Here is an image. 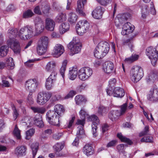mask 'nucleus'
<instances>
[{"label":"nucleus","instance_id":"1","mask_svg":"<svg viewBox=\"0 0 158 158\" xmlns=\"http://www.w3.org/2000/svg\"><path fill=\"white\" fill-rule=\"evenodd\" d=\"M65 109L63 106L60 104H56L54 107V110H49L46 114V118L50 124L59 126L60 117L64 113Z\"/></svg>","mask_w":158,"mask_h":158},{"label":"nucleus","instance_id":"2","mask_svg":"<svg viewBox=\"0 0 158 158\" xmlns=\"http://www.w3.org/2000/svg\"><path fill=\"white\" fill-rule=\"evenodd\" d=\"M110 49V45L106 41L99 42L94 51L95 57L98 59H101L108 53Z\"/></svg>","mask_w":158,"mask_h":158},{"label":"nucleus","instance_id":"3","mask_svg":"<svg viewBox=\"0 0 158 158\" xmlns=\"http://www.w3.org/2000/svg\"><path fill=\"white\" fill-rule=\"evenodd\" d=\"M67 47L70 50V56L79 53L81 51V45L78 38L74 37L72 40L68 45Z\"/></svg>","mask_w":158,"mask_h":158},{"label":"nucleus","instance_id":"4","mask_svg":"<svg viewBox=\"0 0 158 158\" xmlns=\"http://www.w3.org/2000/svg\"><path fill=\"white\" fill-rule=\"evenodd\" d=\"M32 26L27 25L20 29L18 33V36L23 40H25L31 38L34 35Z\"/></svg>","mask_w":158,"mask_h":158},{"label":"nucleus","instance_id":"5","mask_svg":"<svg viewBox=\"0 0 158 158\" xmlns=\"http://www.w3.org/2000/svg\"><path fill=\"white\" fill-rule=\"evenodd\" d=\"M130 76L133 82L135 83L138 82L143 76V69L139 66H133L130 71Z\"/></svg>","mask_w":158,"mask_h":158},{"label":"nucleus","instance_id":"6","mask_svg":"<svg viewBox=\"0 0 158 158\" xmlns=\"http://www.w3.org/2000/svg\"><path fill=\"white\" fill-rule=\"evenodd\" d=\"M89 27V23L86 20L80 21L76 25V31L78 35H82L88 31Z\"/></svg>","mask_w":158,"mask_h":158},{"label":"nucleus","instance_id":"7","mask_svg":"<svg viewBox=\"0 0 158 158\" xmlns=\"http://www.w3.org/2000/svg\"><path fill=\"white\" fill-rule=\"evenodd\" d=\"M52 96L51 93L45 91L40 92L37 96V102L39 105H43L49 100Z\"/></svg>","mask_w":158,"mask_h":158},{"label":"nucleus","instance_id":"8","mask_svg":"<svg viewBox=\"0 0 158 158\" xmlns=\"http://www.w3.org/2000/svg\"><path fill=\"white\" fill-rule=\"evenodd\" d=\"M92 73L93 71L90 68L88 67H83L78 71V77L80 80L85 81L91 76Z\"/></svg>","mask_w":158,"mask_h":158},{"label":"nucleus","instance_id":"9","mask_svg":"<svg viewBox=\"0 0 158 158\" xmlns=\"http://www.w3.org/2000/svg\"><path fill=\"white\" fill-rule=\"evenodd\" d=\"M89 119L93 122V124L92 125V132L94 137H96L97 135V126L99 123V120L98 117L95 115L90 116Z\"/></svg>","mask_w":158,"mask_h":158},{"label":"nucleus","instance_id":"10","mask_svg":"<svg viewBox=\"0 0 158 158\" xmlns=\"http://www.w3.org/2000/svg\"><path fill=\"white\" fill-rule=\"evenodd\" d=\"M38 85V83L35 79H30L27 81L25 84L26 90L30 92H34Z\"/></svg>","mask_w":158,"mask_h":158},{"label":"nucleus","instance_id":"11","mask_svg":"<svg viewBox=\"0 0 158 158\" xmlns=\"http://www.w3.org/2000/svg\"><path fill=\"white\" fill-rule=\"evenodd\" d=\"M103 69L107 73H111L114 72V65L113 63L110 61L105 62L103 64Z\"/></svg>","mask_w":158,"mask_h":158},{"label":"nucleus","instance_id":"12","mask_svg":"<svg viewBox=\"0 0 158 158\" xmlns=\"http://www.w3.org/2000/svg\"><path fill=\"white\" fill-rule=\"evenodd\" d=\"M8 46L16 53H19L20 52V47L19 42L16 40H11L8 43Z\"/></svg>","mask_w":158,"mask_h":158},{"label":"nucleus","instance_id":"13","mask_svg":"<svg viewBox=\"0 0 158 158\" xmlns=\"http://www.w3.org/2000/svg\"><path fill=\"white\" fill-rule=\"evenodd\" d=\"M35 30L37 33L40 34L43 32L44 29V22L39 18L35 19Z\"/></svg>","mask_w":158,"mask_h":158},{"label":"nucleus","instance_id":"14","mask_svg":"<svg viewBox=\"0 0 158 158\" xmlns=\"http://www.w3.org/2000/svg\"><path fill=\"white\" fill-rule=\"evenodd\" d=\"M64 52V47L59 44H56L54 48L52 53L56 57L60 56Z\"/></svg>","mask_w":158,"mask_h":158},{"label":"nucleus","instance_id":"15","mask_svg":"<svg viewBox=\"0 0 158 158\" xmlns=\"http://www.w3.org/2000/svg\"><path fill=\"white\" fill-rule=\"evenodd\" d=\"M105 10L101 6L97 7L92 11V15L93 17L96 19H100L102 17Z\"/></svg>","mask_w":158,"mask_h":158},{"label":"nucleus","instance_id":"16","mask_svg":"<svg viewBox=\"0 0 158 158\" xmlns=\"http://www.w3.org/2000/svg\"><path fill=\"white\" fill-rule=\"evenodd\" d=\"M33 120V123L30 122L28 121L26 122V123H29L30 125H32L33 124L39 127H42L44 126V125L42 118L40 114H37L36 115L34 118Z\"/></svg>","mask_w":158,"mask_h":158},{"label":"nucleus","instance_id":"17","mask_svg":"<svg viewBox=\"0 0 158 158\" xmlns=\"http://www.w3.org/2000/svg\"><path fill=\"white\" fill-rule=\"evenodd\" d=\"M148 99L152 102H154L158 100V90L156 89H151L147 96Z\"/></svg>","mask_w":158,"mask_h":158},{"label":"nucleus","instance_id":"18","mask_svg":"<svg viewBox=\"0 0 158 158\" xmlns=\"http://www.w3.org/2000/svg\"><path fill=\"white\" fill-rule=\"evenodd\" d=\"M86 0H78L77 1V11L79 15L83 16L85 15L83 12L84 6L86 3Z\"/></svg>","mask_w":158,"mask_h":158},{"label":"nucleus","instance_id":"19","mask_svg":"<svg viewBox=\"0 0 158 158\" xmlns=\"http://www.w3.org/2000/svg\"><path fill=\"white\" fill-rule=\"evenodd\" d=\"M27 150V148L26 146H19L15 149L14 153L18 157L26 155Z\"/></svg>","mask_w":158,"mask_h":158},{"label":"nucleus","instance_id":"20","mask_svg":"<svg viewBox=\"0 0 158 158\" xmlns=\"http://www.w3.org/2000/svg\"><path fill=\"white\" fill-rule=\"evenodd\" d=\"M81 119H78L76 124L77 125H81L77 127L78 131L77 132V135L78 136L79 135H83L84 134V131L83 129V127L85 123V118L80 117Z\"/></svg>","mask_w":158,"mask_h":158},{"label":"nucleus","instance_id":"21","mask_svg":"<svg viewBox=\"0 0 158 158\" xmlns=\"http://www.w3.org/2000/svg\"><path fill=\"white\" fill-rule=\"evenodd\" d=\"M78 70L77 67L76 66L70 68L68 74V77L70 79L73 80L75 79L78 73Z\"/></svg>","mask_w":158,"mask_h":158},{"label":"nucleus","instance_id":"22","mask_svg":"<svg viewBox=\"0 0 158 158\" xmlns=\"http://www.w3.org/2000/svg\"><path fill=\"white\" fill-rule=\"evenodd\" d=\"M121 115L119 111L118 110H112L108 114V117L112 121L115 120Z\"/></svg>","mask_w":158,"mask_h":158},{"label":"nucleus","instance_id":"23","mask_svg":"<svg viewBox=\"0 0 158 158\" xmlns=\"http://www.w3.org/2000/svg\"><path fill=\"white\" fill-rule=\"evenodd\" d=\"M55 26V23L52 20L47 18L45 20V28L49 31H53Z\"/></svg>","mask_w":158,"mask_h":158},{"label":"nucleus","instance_id":"24","mask_svg":"<svg viewBox=\"0 0 158 158\" xmlns=\"http://www.w3.org/2000/svg\"><path fill=\"white\" fill-rule=\"evenodd\" d=\"M83 152L87 156L91 155L94 153L93 147L89 144H87L84 147Z\"/></svg>","mask_w":158,"mask_h":158},{"label":"nucleus","instance_id":"25","mask_svg":"<svg viewBox=\"0 0 158 158\" xmlns=\"http://www.w3.org/2000/svg\"><path fill=\"white\" fill-rule=\"evenodd\" d=\"M56 66V64L53 61L49 62L46 65L44 68L45 70L47 72L55 71Z\"/></svg>","mask_w":158,"mask_h":158},{"label":"nucleus","instance_id":"26","mask_svg":"<svg viewBox=\"0 0 158 158\" xmlns=\"http://www.w3.org/2000/svg\"><path fill=\"white\" fill-rule=\"evenodd\" d=\"M114 97L122 98L125 94L123 89L119 87H115L114 89Z\"/></svg>","mask_w":158,"mask_h":158},{"label":"nucleus","instance_id":"27","mask_svg":"<svg viewBox=\"0 0 158 158\" xmlns=\"http://www.w3.org/2000/svg\"><path fill=\"white\" fill-rule=\"evenodd\" d=\"M49 42V40L48 38L46 36H43L39 39L38 44L47 47Z\"/></svg>","mask_w":158,"mask_h":158},{"label":"nucleus","instance_id":"28","mask_svg":"<svg viewBox=\"0 0 158 158\" xmlns=\"http://www.w3.org/2000/svg\"><path fill=\"white\" fill-rule=\"evenodd\" d=\"M109 110V108L108 107L101 106L98 108V113L99 115L104 116L107 114Z\"/></svg>","mask_w":158,"mask_h":158},{"label":"nucleus","instance_id":"29","mask_svg":"<svg viewBox=\"0 0 158 158\" xmlns=\"http://www.w3.org/2000/svg\"><path fill=\"white\" fill-rule=\"evenodd\" d=\"M69 28V23H62L60 26L59 31L61 34H63Z\"/></svg>","mask_w":158,"mask_h":158},{"label":"nucleus","instance_id":"30","mask_svg":"<svg viewBox=\"0 0 158 158\" xmlns=\"http://www.w3.org/2000/svg\"><path fill=\"white\" fill-rule=\"evenodd\" d=\"M66 19V16L65 13H60L56 16L55 19L56 22L60 23L65 21Z\"/></svg>","mask_w":158,"mask_h":158},{"label":"nucleus","instance_id":"31","mask_svg":"<svg viewBox=\"0 0 158 158\" xmlns=\"http://www.w3.org/2000/svg\"><path fill=\"white\" fill-rule=\"evenodd\" d=\"M78 16L74 13H70L68 15V20L71 24L75 23L77 20Z\"/></svg>","mask_w":158,"mask_h":158},{"label":"nucleus","instance_id":"32","mask_svg":"<svg viewBox=\"0 0 158 158\" xmlns=\"http://www.w3.org/2000/svg\"><path fill=\"white\" fill-rule=\"evenodd\" d=\"M18 31L16 28H12L8 30V35L10 39H12L18 35Z\"/></svg>","mask_w":158,"mask_h":158},{"label":"nucleus","instance_id":"33","mask_svg":"<svg viewBox=\"0 0 158 158\" xmlns=\"http://www.w3.org/2000/svg\"><path fill=\"white\" fill-rule=\"evenodd\" d=\"M123 29L127 31V32L132 33L134 30L135 27L130 23L127 22L124 24L123 26Z\"/></svg>","mask_w":158,"mask_h":158},{"label":"nucleus","instance_id":"34","mask_svg":"<svg viewBox=\"0 0 158 158\" xmlns=\"http://www.w3.org/2000/svg\"><path fill=\"white\" fill-rule=\"evenodd\" d=\"M47 47L38 44L37 51L38 55H42L44 54L47 51Z\"/></svg>","mask_w":158,"mask_h":158},{"label":"nucleus","instance_id":"35","mask_svg":"<svg viewBox=\"0 0 158 158\" xmlns=\"http://www.w3.org/2000/svg\"><path fill=\"white\" fill-rule=\"evenodd\" d=\"M76 104L79 105L82 102H85L87 101L86 99L83 96L81 95H77L75 98Z\"/></svg>","mask_w":158,"mask_h":158},{"label":"nucleus","instance_id":"36","mask_svg":"<svg viewBox=\"0 0 158 158\" xmlns=\"http://www.w3.org/2000/svg\"><path fill=\"white\" fill-rule=\"evenodd\" d=\"M39 144L37 142L33 143L31 145V148L32 152L33 157L34 158L37 152Z\"/></svg>","mask_w":158,"mask_h":158},{"label":"nucleus","instance_id":"37","mask_svg":"<svg viewBox=\"0 0 158 158\" xmlns=\"http://www.w3.org/2000/svg\"><path fill=\"white\" fill-rule=\"evenodd\" d=\"M13 133L14 136L17 139H21V137L20 134V131L18 128L17 125H15Z\"/></svg>","mask_w":158,"mask_h":158},{"label":"nucleus","instance_id":"38","mask_svg":"<svg viewBox=\"0 0 158 158\" xmlns=\"http://www.w3.org/2000/svg\"><path fill=\"white\" fill-rule=\"evenodd\" d=\"M8 47L6 46H2L0 48V57L6 56L8 52Z\"/></svg>","mask_w":158,"mask_h":158},{"label":"nucleus","instance_id":"39","mask_svg":"<svg viewBox=\"0 0 158 158\" xmlns=\"http://www.w3.org/2000/svg\"><path fill=\"white\" fill-rule=\"evenodd\" d=\"M117 136L122 142H125L129 145H131L132 143L130 140L122 135L121 133L118 134Z\"/></svg>","mask_w":158,"mask_h":158},{"label":"nucleus","instance_id":"40","mask_svg":"<svg viewBox=\"0 0 158 158\" xmlns=\"http://www.w3.org/2000/svg\"><path fill=\"white\" fill-rule=\"evenodd\" d=\"M6 64H7L8 68L11 69L14 68L15 64L13 61V59L11 57H10L6 59Z\"/></svg>","mask_w":158,"mask_h":158},{"label":"nucleus","instance_id":"41","mask_svg":"<svg viewBox=\"0 0 158 158\" xmlns=\"http://www.w3.org/2000/svg\"><path fill=\"white\" fill-rule=\"evenodd\" d=\"M35 132V130L34 128L30 129L25 132V139H29L31 138L34 135Z\"/></svg>","mask_w":158,"mask_h":158},{"label":"nucleus","instance_id":"42","mask_svg":"<svg viewBox=\"0 0 158 158\" xmlns=\"http://www.w3.org/2000/svg\"><path fill=\"white\" fill-rule=\"evenodd\" d=\"M31 108L34 113L43 114L46 111L45 108L43 107L32 106L31 107Z\"/></svg>","mask_w":158,"mask_h":158},{"label":"nucleus","instance_id":"43","mask_svg":"<svg viewBox=\"0 0 158 158\" xmlns=\"http://www.w3.org/2000/svg\"><path fill=\"white\" fill-rule=\"evenodd\" d=\"M139 57V56L138 55H132L130 57L126 58L125 60V62H127L129 63H131L137 60Z\"/></svg>","mask_w":158,"mask_h":158},{"label":"nucleus","instance_id":"44","mask_svg":"<svg viewBox=\"0 0 158 158\" xmlns=\"http://www.w3.org/2000/svg\"><path fill=\"white\" fill-rule=\"evenodd\" d=\"M41 11L45 15L49 13L50 6L49 5L45 4H43L40 5Z\"/></svg>","mask_w":158,"mask_h":158},{"label":"nucleus","instance_id":"45","mask_svg":"<svg viewBox=\"0 0 158 158\" xmlns=\"http://www.w3.org/2000/svg\"><path fill=\"white\" fill-rule=\"evenodd\" d=\"M64 143L62 142L61 143H57L53 146V148L55 150L56 152L60 151L64 147Z\"/></svg>","mask_w":158,"mask_h":158},{"label":"nucleus","instance_id":"46","mask_svg":"<svg viewBox=\"0 0 158 158\" xmlns=\"http://www.w3.org/2000/svg\"><path fill=\"white\" fill-rule=\"evenodd\" d=\"M34 15L32 11L30 9H28L24 11L23 15V18L26 19L32 17Z\"/></svg>","mask_w":158,"mask_h":158},{"label":"nucleus","instance_id":"47","mask_svg":"<svg viewBox=\"0 0 158 158\" xmlns=\"http://www.w3.org/2000/svg\"><path fill=\"white\" fill-rule=\"evenodd\" d=\"M11 107L13 111V115L14 120H15L19 115L18 111L13 103H11Z\"/></svg>","mask_w":158,"mask_h":158},{"label":"nucleus","instance_id":"48","mask_svg":"<svg viewBox=\"0 0 158 158\" xmlns=\"http://www.w3.org/2000/svg\"><path fill=\"white\" fill-rule=\"evenodd\" d=\"M54 82L47 79L45 86L47 89L49 90L51 89L53 87Z\"/></svg>","mask_w":158,"mask_h":158},{"label":"nucleus","instance_id":"49","mask_svg":"<svg viewBox=\"0 0 158 158\" xmlns=\"http://www.w3.org/2000/svg\"><path fill=\"white\" fill-rule=\"evenodd\" d=\"M57 75V73L56 71H52L47 79L55 82L56 80Z\"/></svg>","mask_w":158,"mask_h":158},{"label":"nucleus","instance_id":"50","mask_svg":"<svg viewBox=\"0 0 158 158\" xmlns=\"http://www.w3.org/2000/svg\"><path fill=\"white\" fill-rule=\"evenodd\" d=\"M153 140V137L150 135L147 136H144L142 138L140 141L141 142H152Z\"/></svg>","mask_w":158,"mask_h":158},{"label":"nucleus","instance_id":"51","mask_svg":"<svg viewBox=\"0 0 158 158\" xmlns=\"http://www.w3.org/2000/svg\"><path fill=\"white\" fill-rule=\"evenodd\" d=\"M120 113L121 114V115L123 114L126 112L127 110V104L126 103L123 104L120 106Z\"/></svg>","mask_w":158,"mask_h":158},{"label":"nucleus","instance_id":"52","mask_svg":"<svg viewBox=\"0 0 158 158\" xmlns=\"http://www.w3.org/2000/svg\"><path fill=\"white\" fill-rule=\"evenodd\" d=\"M52 133V131L51 129H47L44 131L42 137L43 138H46L48 136L51 135Z\"/></svg>","mask_w":158,"mask_h":158},{"label":"nucleus","instance_id":"53","mask_svg":"<svg viewBox=\"0 0 158 158\" xmlns=\"http://www.w3.org/2000/svg\"><path fill=\"white\" fill-rule=\"evenodd\" d=\"M149 127L148 126H146L144 130L140 133L139 134V137H142L148 134Z\"/></svg>","mask_w":158,"mask_h":158},{"label":"nucleus","instance_id":"54","mask_svg":"<svg viewBox=\"0 0 158 158\" xmlns=\"http://www.w3.org/2000/svg\"><path fill=\"white\" fill-rule=\"evenodd\" d=\"M156 75L155 74L151 73L147 77L146 81L148 83L150 82H153Z\"/></svg>","mask_w":158,"mask_h":158},{"label":"nucleus","instance_id":"55","mask_svg":"<svg viewBox=\"0 0 158 158\" xmlns=\"http://www.w3.org/2000/svg\"><path fill=\"white\" fill-rule=\"evenodd\" d=\"M76 92L74 90H71L69 93L65 96L64 98L68 99L69 98H72L74 95L76 94Z\"/></svg>","mask_w":158,"mask_h":158},{"label":"nucleus","instance_id":"56","mask_svg":"<svg viewBox=\"0 0 158 158\" xmlns=\"http://www.w3.org/2000/svg\"><path fill=\"white\" fill-rule=\"evenodd\" d=\"M125 145L123 144H121L117 146V148L118 152L120 153L124 154V147Z\"/></svg>","mask_w":158,"mask_h":158},{"label":"nucleus","instance_id":"57","mask_svg":"<svg viewBox=\"0 0 158 158\" xmlns=\"http://www.w3.org/2000/svg\"><path fill=\"white\" fill-rule=\"evenodd\" d=\"M32 92H30L29 94L27 97V102L30 105L33 104L34 103L33 99L32 98Z\"/></svg>","mask_w":158,"mask_h":158},{"label":"nucleus","instance_id":"58","mask_svg":"<svg viewBox=\"0 0 158 158\" xmlns=\"http://www.w3.org/2000/svg\"><path fill=\"white\" fill-rule=\"evenodd\" d=\"M41 9L40 5L37 6L34 9V12L36 14L38 15H41L42 11Z\"/></svg>","mask_w":158,"mask_h":158},{"label":"nucleus","instance_id":"59","mask_svg":"<svg viewBox=\"0 0 158 158\" xmlns=\"http://www.w3.org/2000/svg\"><path fill=\"white\" fill-rule=\"evenodd\" d=\"M52 6L53 9L56 10H60L62 8L60 5L55 2H53Z\"/></svg>","mask_w":158,"mask_h":158},{"label":"nucleus","instance_id":"60","mask_svg":"<svg viewBox=\"0 0 158 158\" xmlns=\"http://www.w3.org/2000/svg\"><path fill=\"white\" fill-rule=\"evenodd\" d=\"M109 87H112L114 88L115 84L116 83V80L115 78H113L110 79L109 82Z\"/></svg>","mask_w":158,"mask_h":158},{"label":"nucleus","instance_id":"61","mask_svg":"<svg viewBox=\"0 0 158 158\" xmlns=\"http://www.w3.org/2000/svg\"><path fill=\"white\" fill-rule=\"evenodd\" d=\"M88 87V85L85 83H83L81 85H79L78 87V89L81 91L82 90H83Z\"/></svg>","mask_w":158,"mask_h":158},{"label":"nucleus","instance_id":"62","mask_svg":"<svg viewBox=\"0 0 158 158\" xmlns=\"http://www.w3.org/2000/svg\"><path fill=\"white\" fill-rule=\"evenodd\" d=\"M76 117L75 116H72V118L69 120V122L68 124L67 127L68 128H70L72 126L74 121L75 120Z\"/></svg>","mask_w":158,"mask_h":158},{"label":"nucleus","instance_id":"63","mask_svg":"<svg viewBox=\"0 0 158 158\" xmlns=\"http://www.w3.org/2000/svg\"><path fill=\"white\" fill-rule=\"evenodd\" d=\"M98 2L101 5L106 6L109 3L111 0H97Z\"/></svg>","mask_w":158,"mask_h":158},{"label":"nucleus","instance_id":"64","mask_svg":"<svg viewBox=\"0 0 158 158\" xmlns=\"http://www.w3.org/2000/svg\"><path fill=\"white\" fill-rule=\"evenodd\" d=\"M80 117L85 118L87 115V114L85 110L83 108L81 109L79 112Z\"/></svg>","mask_w":158,"mask_h":158}]
</instances>
